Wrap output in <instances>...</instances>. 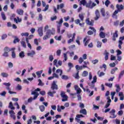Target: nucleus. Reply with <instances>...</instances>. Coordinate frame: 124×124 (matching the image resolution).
Segmentation results:
<instances>
[{"instance_id":"nucleus-37","label":"nucleus","mask_w":124,"mask_h":124,"mask_svg":"<svg viewBox=\"0 0 124 124\" xmlns=\"http://www.w3.org/2000/svg\"><path fill=\"white\" fill-rule=\"evenodd\" d=\"M56 73H60V76H62V70L58 69L56 70Z\"/></svg>"},{"instance_id":"nucleus-62","label":"nucleus","mask_w":124,"mask_h":124,"mask_svg":"<svg viewBox=\"0 0 124 124\" xmlns=\"http://www.w3.org/2000/svg\"><path fill=\"white\" fill-rule=\"evenodd\" d=\"M49 60L50 62H53V60H54V56L53 55H51L49 56Z\"/></svg>"},{"instance_id":"nucleus-60","label":"nucleus","mask_w":124,"mask_h":124,"mask_svg":"<svg viewBox=\"0 0 124 124\" xmlns=\"http://www.w3.org/2000/svg\"><path fill=\"white\" fill-rule=\"evenodd\" d=\"M124 74V71H121V72L120 73L119 76V79H121V78H122V76H123Z\"/></svg>"},{"instance_id":"nucleus-28","label":"nucleus","mask_w":124,"mask_h":124,"mask_svg":"<svg viewBox=\"0 0 124 124\" xmlns=\"http://www.w3.org/2000/svg\"><path fill=\"white\" fill-rule=\"evenodd\" d=\"M64 7V4L63 3H61L60 5H57V10H59L60 8L61 9H62Z\"/></svg>"},{"instance_id":"nucleus-18","label":"nucleus","mask_w":124,"mask_h":124,"mask_svg":"<svg viewBox=\"0 0 124 124\" xmlns=\"http://www.w3.org/2000/svg\"><path fill=\"white\" fill-rule=\"evenodd\" d=\"M118 31H116L113 34L112 36V40L113 41H116V37H118Z\"/></svg>"},{"instance_id":"nucleus-5","label":"nucleus","mask_w":124,"mask_h":124,"mask_svg":"<svg viewBox=\"0 0 124 124\" xmlns=\"http://www.w3.org/2000/svg\"><path fill=\"white\" fill-rule=\"evenodd\" d=\"M60 95L61 97H62L63 99H62V101L64 102L65 101H67V99L68 98V96L65 94V93L63 91H61Z\"/></svg>"},{"instance_id":"nucleus-22","label":"nucleus","mask_w":124,"mask_h":124,"mask_svg":"<svg viewBox=\"0 0 124 124\" xmlns=\"http://www.w3.org/2000/svg\"><path fill=\"white\" fill-rule=\"evenodd\" d=\"M57 24V26L62 27V23H63V19L62 18L59 21H56Z\"/></svg>"},{"instance_id":"nucleus-64","label":"nucleus","mask_w":124,"mask_h":124,"mask_svg":"<svg viewBox=\"0 0 124 124\" xmlns=\"http://www.w3.org/2000/svg\"><path fill=\"white\" fill-rule=\"evenodd\" d=\"M109 66L110 67H115L116 66V63L115 62L111 63L109 64Z\"/></svg>"},{"instance_id":"nucleus-46","label":"nucleus","mask_w":124,"mask_h":124,"mask_svg":"<svg viewBox=\"0 0 124 124\" xmlns=\"http://www.w3.org/2000/svg\"><path fill=\"white\" fill-rule=\"evenodd\" d=\"M64 60L63 61V62H66L67 61V54L66 53L63 54Z\"/></svg>"},{"instance_id":"nucleus-54","label":"nucleus","mask_w":124,"mask_h":124,"mask_svg":"<svg viewBox=\"0 0 124 124\" xmlns=\"http://www.w3.org/2000/svg\"><path fill=\"white\" fill-rule=\"evenodd\" d=\"M105 85L107 86V87H108V88H112L113 86V84L106 83Z\"/></svg>"},{"instance_id":"nucleus-39","label":"nucleus","mask_w":124,"mask_h":124,"mask_svg":"<svg viewBox=\"0 0 124 124\" xmlns=\"http://www.w3.org/2000/svg\"><path fill=\"white\" fill-rule=\"evenodd\" d=\"M21 45L23 48H27V45H26V43L24 41H21L20 42Z\"/></svg>"},{"instance_id":"nucleus-9","label":"nucleus","mask_w":124,"mask_h":124,"mask_svg":"<svg viewBox=\"0 0 124 124\" xmlns=\"http://www.w3.org/2000/svg\"><path fill=\"white\" fill-rule=\"evenodd\" d=\"M85 23L86 24H87V25H88L89 26H93V23H94V21L93 20L90 21V18L88 17L85 20Z\"/></svg>"},{"instance_id":"nucleus-55","label":"nucleus","mask_w":124,"mask_h":124,"mask_svg":"<svg viewBox=\"0 0 124 124\" xmlns=\"http://www.w3.org/2000/svg\"><path fill=\"white\" fill-rule=\"evenodd\" d=\"M43 72V70H41V71H37L36 72V74L37 75V76H40V75L42 74Z\"/></svg>"},{"instance_id":"nucleus-19","label":"nucleus","mask_w":124,"mask_h":124,"mask_svg":"<svg viewBox=\"0 0 124 124\" xmlns=\"http://www.w3.org/2000/svg\"><path fill=\"white\" fill-rule=\"evenodd\" d=\"M34 55H35V51L34 50H32L31 52L27 53V56L28 57H31V58H32Z\"/></svg>"},{"instance_id":"nucleus-32","label":"nucleus","mask_w":124,"mask_h":124,"mask_svg":"<svg viewBox=\"0 0 124 124\" xmlns=\"http://www.w3.org/2000/svg\"><path fill=\"white\" fill-rule=\"evenodd\" d=\"M73 76L75 79H79V78H80L79 77V71H78L76 74H74Z\"/></svg>"},{"instance_id":"nucleus-10","label":"nucleus","mask_w":124,"mask_h":124,"mask_svg":"<svg viewBox=\"0 0 124 124\" xmlns=\"http://www.w3.org/2000/svg\"><path fill=\"white\" fill-rule=\"evenodd\" d=\"M84 60H87V54H84L82 55V57H80L78 59V62L81 64L83 62H84Z\"/></svg>"},{"instance_id":"nucleus-24","label":"nucleus","mask_w":124,"mask_h":124,"mask_svg":"<svg viewBox=\"0 0 124 124\" xmlns=\"http://www.w3.org/2000/svg\"><path fill=\"white\" fill-rule=\"evenodd\" d=\"M90 40H91L90 39H87V37H85L83 39V42H86L84 44V46H87L88 45V44H89V43L90 42Z\"/></svg>"},{"instance_id":"nucleus-44","label":"nucleus","mask_w":124,"mask_h":124,"mask_svg":"<svg viewBox=\"0 0 124 124\" xmlns=\"http://www.w3.org/2000/svg\"><path fill=\"white\" fill-rule=\"evenodd\" d=\"M80 3L83 6H86V4H87V1H86V0H82L80 1Z\"/></svg>"},{"instance_id":"nucleus-57","label":"nucleus","mask_w":124,"mask_h":124,"mask_svg":"<svg viewBox=\"0 0 124 124\" xmlns=\"http://www.w3.org/2000/svg\"><path fill=\"white\" fill-rule=\"evenodd\" d=\"M109 3H110V2L109 0H107L105 2V4L107 7H108V5H109Z\"/></svg>"},{"instance_id":"nucleus-43","label":"nucleus","mask_w":124,"mask_h":124,"mask_svg":"<svg viewBox=\"0 0 124 124\" xmlns=\"http://www.w3.org/2000/svg\"><path fill=\"white\" fill-rule=\"evenodd\" d=\"M100 71H99L98 72H97V74L99 76V77H102V76H104V75H105V73H104V72H100L99 73Z\"/></svg>"},{"instance_id":"nucleus-50","label":"nucleus","mask_w":124,"mask_h":124,"mask_svg":"<svg viewBox=\"0 0 124 124\" xmlns=\"http://www.w3.org/2000/svg\"><path fill=\"white\" fill-rule=\"evenodd\" d=\"M1 16L3 20H6V16H5V15L4 14V13H1Z\"/></svg>"},{"instance_id":"nucleus-48","label":"nucleus","mask_w":124,"mask_h":124,"mask_svg":"<svg viewBox=\"0 0 124 124\" xmlns=\"http://www.w3.org/2000/svg\"><path fill=\"white\" fill-rule=\"evenodd\" d=\"M38 82H39V83L38 84V86H44V83L42 82V81L41 80V79H38Z\"/></svg>"},{"instance_id":"nucleus-4","label":"nucleus","mask_w":124,"mask_h":124,"mask_svg":"<svg viewBox=\"0 0 124 124\" xmlns=\"http://www.w3.org/2000/svg\"><path fill=\"white\" fill-rule=\"evenodd\" d=\"M100 12L103 17H106V19L109 18V12H106L105 14V9L102 8L100 9Z\"/></svg>"},{"instance_id":"nucleus-2","label":"nucleus","mask_w":124,"mask_h":124,"mask_svg":"<svg viewBox=\"0 0 124 124\" xmlns=\"http://www.w3.org/2000/svg\"><path fill=\"white\" fill-rule=\"evenodd\" d=\"M14 50H15V48H10L8 47V46H6L3 49V53L2 56L4 57V58H8V57H9V54H8L9 52L11 51H14Z\"/></svg>"},{"instance_id":"nucleus-56","label":"nucleus","mask_w":124,"mask_h":124,"mask_svg":"<svg viewBox=\"0 0 124 124\" xmlns=\"http://www.w3.org/2000/svg\"><path fill=\"white\" fill-rule=\"evenodd\" d=\"M3 85H4V86H6V87H10V86H11V84L10 83V82H4L3 83Z\"/></svg>"},{"instance_id":"nucleus-40","label":"nucleus","mask_w":124,"mask_h":124,"mask_svg":"<svg viewBox=\"0 0 124 124\" xmlns=\"http://www.w3.org/2000/svg\"><path fill=\"white\" fill-rule=\"evenodd\" d=\"M97 80V78L96 76H95L93 77V80L92 81V84H94V83H96V81Z\"/></svg>"},{"instance_id":"nucleus-27","label":"nucleus","mask_w":124,"mask_h":124,"mask_svg":"<svg viewBox=\"0 0 124 124\" xmlns=\"http://www.w3.org/2000/svg\"><path fill=\"white\" fill-rule=\"evenodd\" d=\"M61 79H62V80H68L69 78L68 77V76L63 75L61 77Z\"/></svg>"},{"instance_id":"nucleus-20","label":"nucleus","mask_w":124,"mask_h":124,"mask_svg":"<svg viewBox=\"0 0 124 124\" xmlns=\"http://www.w3.org/2000/svg\"><path fill=\"white\" fill-rule=\"evenodd\" d=\"M104 55H105V61H107L108 59L109 52H107V50H105L104 53Z\"/></svg>"},{"instance_id":"nucleus-35","label":"nucleus","mask_w":124,"mask_h":124,"mask_svg":"<svg viewBox=\"0 0 124 124\" xmlns=\"http://www.w3.org/2000/svg\"><path fill=\"white\" fill-rule=\"evenodd\" d=\"M1 76H2V77L7 78V77L9 76V75L6 73L3 72L1 73Z\"/></svg>"},{"instance_id":"nucleus-11","label":"nucleus","mask_w":124,"mask_h":124,"mask_svg":"<svg viewBox=\"0 0 124 124\" xmlns=\"http://www.w3.org/2000/svg\"><path fill=\"white\" fill-rule=\"evenodd\" d=\"M107 99L108 100L107 103L104 107L105 109H107L109 106H110V104L111 103V99L109 96L107 97Z\"/></svg>"},{"instance_id":"nucleus-8","label":"nucleus","mask_w":124,"mask_h":124,"mask_svg":"<svg viewBox=\"0 0 124 124\" xmlns=\"http://www.w3.org/2000/svg\"><path fill=\"white\" fill-rule=\"evenodd\" d=\"M51 90H58L59 88L58 87V85H57V81H53L51 86Z\"/></svg>"},{"instance_id":"nucleus-17","label":"nucleus","mask_w":124,"mask_h":124,"mask_svg":"<svg viewBox=\"0 0 124 124\" xmlns=\"http://www.w3.org/2000/svg\"><path fill=\"white\" fill-rule=\"evenodd\" d=\"M116 8L118 11L121 12V11L124 10V5H123L122 4L119 5L117 4L116 5Z\"/></svg>"},{"instance_id":"nucleus-26","label":"nucleus","mask_w":124,"mask_h":124,"mask_svg":"<svg viewBox=\"0 0 124 124\" xmlns=\"http://www.w3.org/2000/svg\"><path fill=\"white\" fill-rule=\"evenodd\" d=\"M119 96H120V100H124V93L123 92H120L118 94Z\"/></svg>"},{"instance_id":"nucleus-31","label":"nucleus","mask_w":124,"mask_h":124,"mask_svg":"<svg viewBox=\"0 0 124 124\" xmlns=\"http://www.w3.org/2000/svg\"><path fill=\"white\" fill-rule=\"evenodd\" d=\"M99 36L101 38H105L106 36L105 35V33L101 31L99 33Z\"/></svg>"},{"instance_id":"nucleus-47","label":"nucleus","mask_w":124,"mask_h":124,"mask_svg":"<svg viewBox=\"0 0 124 124\" xmlns=\"http://www.w3.org/2000/svg\"><path fill=\"white\" fill-rule=\"evenodd\" d=\"M102 45V43L101 42H97V48H101Z\"/></svg>"},{"instance_id":"nucleus-25","label":"nucleus","mask_w":124,"mask_h":124,"mask_svg":"<svg viewBox=\"0 0 124 124\" xmlns=\"http://www.w3.org/2000/svg\"><path fill=\"white\" fill-rule=\"evenodd\" d=\"M80 114H83V115H87V110L85 108H82L79 110Z\"/></svg>"},{"instance_id":"nucleus-3","label":"nucleus","mask_w":124,"mask_h":124,"mask_svg":"<svg viewBox=\"0 0 124 124\" xmlns=\"http://www.w3.org/2000/svg\"><path fill=\"white\" fill-rule=\"evenodd\" d=\"M52 34H54V33L52 32V31H51V30H47L46 33V35L43 38V40H47V39H49V38L51 37Z\"/></svg>"},{"instance_id":"nucleus-45","label":"nucleus","mask_w":124,"mask_h":124,"mask_svg":"<svg viewBox=\"0 0 124 124\" xmlns=\"http://www.w3.org/2000/svg\"><path fill=\"white\" fill-rule=\"evenodd\" d=\"M61 54H62V50L61 49L57 50L56 51L57 56H58V57H60V56H61Z\"/></svg>"},{"instance_id":"nucleus-49","label":"nucleus","mask_w":124,"mask_h":124,"mask_svg":"<svg viewBox=\"0 0 124 124\" xmlns=\"http://www.w3.org/2000/svg\"><path fill=\"white\" fill-rule=\"evenodd\" d=\"M55 39H56V40H58L59 41H60V40H62V35H60V36L58 37V36H55L54 37Z\"/></svg>"},{"instance_id":"nucleus-6","label":"nucleus","mask_w":124,"mask_h":124,"mask_svg":"<svg viewBox=\"0 0 124 124\" xmlns=\"http://www.w3.org/2000/svg\"><path fill=\"white\" fill-rule=\"evenodd\" d=\"M109 114H110V116H109L110 119H115V118H117V115H115L116 110L114 109H111V110L109 111Z\"/></svg>"},{"instance_id":"nucleus-23","label":"nucleus","mask_w":124,"mask_h":124,"mask_svg":"<svg viewBox=\"0 0 124 124\" xmlns=\"http://www.w3.org/2000/svg\"><path fill=\"white\" fill-rule=\"evenodd\" d=\"M93 3V1H92L91 0H90L88 2V3H87L85 5L86 7H88V8H91L92 7V4Z\"/></svg>"},{"instance_id":"nucleus-29","label":"nucleus","mask_w":124,"mask_h":124,"mask_svg":"<svg viewBox=\"0 0 124 124\" xmlns=\"http://www.w3.org/2000/svg\"><path fill=\"white\" fill-rule=\"evenodd\" d=\"M83 63L84 64L82 65V66L83 67V68H88V66H87V65L90 64L89 62L83 61Z\"/></svg>"},{"instance_id":"nucleus-36","label":"nucleus","mask_w":124,"mask_h":124,"mask_svg":"<svg viewBox=\"0 0 124 124\" xmlns=\"http://www.w3.org/2000/svg\"><path fill=\"white\" fill-rule=\"evenodd\" d=\"M39 109L41 112H44L45 111V107L43 105L40 106Z\"/></svg>"},{"instance_id":"nucleus-51","label":"nucleus","mask_w":124,"mask_h":124,"mask_svg":"<svg viewBox=\"0 0 124 124\" xmlns=\"http://www.w3.org/2000/svg\"><path fill=\"white\" fill-rule=\"evenodd\" d=\"M123 45V41H122L121 40H119V45H118V47L119 48V49H122V45Z\"/></svg>"},{"instance_id":"nucleus-59","label":"nucleus","mask_w":124,"mask_h":124,"mask_svg":"<svg viewBox=\"0 0 124 124\" xmlns=\"http://www.w3.org/2000/svg\"><path fill=\"white\" fill-rule=\"evenodd\" d=\"M68 66H69V69L70 70V69H71V68H72V67H73V64H72V63H71V62H69L68 63Z\"/></svg>"},{"instance_id":"nucleus-16","label":"nucleus","mask_w":124,"mask_h":124,"mask_svg":"<svg viewBox=\"0 0 124 124\" xmlns=\"http://www.w3.org/2000/svg\"><path fill=\"white\" fill-rule=\"evenodd\" d=\"M16 13L18 15H20V16H23L24 15V10L22 9H17L16 10Z\"/></svg>"},{"instance_id":"nucleus-33","label":"nucleus","mask_w":124,"mask_h":124,"mask_svg":"<svg viewBox=\"0 0 124 124\" xmlns=\"http://www.w3.org/2000/svg\"><path fill=\"white\" fill-rule=\"evenodd\" d=\"M19 58L21 59H23V58H25V52L24 51H21L19 54Z\"/></svg>"},{"instance_id":"nucleus-1","label":"nucleus","mask_w":124,"mask_h":124,"mask_svg":"<svg viewBox=\"0 0 124 124\" xmlns=\"http://www.w3.org/2000/svg\"><path fill=\"white\" fill-rule=\"evenodd\" d=\"M37 92H40V89L39 88H37L34 91L31 92V94L32 95H34V97L33 98L31 97L29 98L28 100V102L31 103V101H32L33 100H35V99H36V98L38 97V95H39V94L38 93H37Z\"/></svg>"},{"instance_id":"nucleus-12","label":"nucleus","mask_w":124,"mask_h":124,"mask_svg":"<svg viewBox=\"0 0 124 124\" xmlns=\"http://www.w3.org/2000/svg\"><path fill=\"white\" fill-rule=\"evenodd\" d=\"M89 29L90 30H91V31H88L87 33L89 35H92V34H93V32H96V30L95 29H94V28L90 27Z\"/></svg>"},{"instance_id":"nucleus-41","label":"nucleus","mask_w":124,"mask_h":124,"mask_svg":"<svg viewBox=\"0 0 124 124\" xmlns=\"http://www.w3.org/2000/svg\"><path fill=\"white\" fill-rule=\"evenodd\" d=\"M14 21H15L16 24H18V23H21V22H22V19H21V18H19V19H17V18H15L14 19Z\"/></svg>"},{"instance_id":"nucleus-15","label":"nucleus","mask_w":124,"mask_h":124,"mask_svg":"<svg viewBox=\"0 0 124 124\" xmlns=\"http://www.w3.org/2000/svg\"><path fill=\"white\" fill-rule=\"evenodd\" d=\"M9 113L10 115L11 118H13V119H14V120L16 119V116H15V112H14V111L11 110L9 111Z\"/></svg>"},{"instance_id":"nucleus-63","label":"nucleus","mask_w":124,"mask_h":124,"mask_svg":"<svg viewBox=\"0 0 124 124\" xmlns=\"http://www.w3.org/2000/svg\"><path fill=\"white\" fill-rule=\"evenodd\" d=\"M43 18V16H42V15L40 14L39 15V18H38V20L39 21H42V19Z\"/></svg>"},{"instance_id":"nucleus-52","label":"nucleus","mask_w":124,"mask_h":124,"mask_svg":"<svg viewBox=\"0 0 124 124\" xmlns=\"http://www.w3.org/2000/svg\"><path fill=\"white\" fill-rule=\"evenodd\" d=\"M7 38V34H3L1 36L2 40H4V39H5V38Z\"/></svg>"},{"instance_id":"nucleus-30","label":"nucleus","mask_w":124,"mask_h":124,"mask_svg":"<svg viewBox=\"0 0 124 124\" xmlns=\"http://www.w3.org/2000/svg\"><path fill=\"white\" fill-rule=\"evenodd\" d=\"M83 68H84L83 66H79V65H77L76 66V69L77 70V71H79V70H80V69L81 70H82V69H83Z\"/></svg>"},{"instance_id":"nucleus-38","label":"nucleus","mask_w":124,"mask_h":124,"mask_svg":"<svg viewBox=\"0 0 124 124\" xmlns=\"http://www.w3.org/2000/svg\"><path fill=\"white\" fill-rule=\"evenodd\" d=\"M88 74H89V73L88 72V71H84L82 73V76L83 77H86L88 76Z\"/></svg>"},{"instance_id":"nucleus-14","label":"nucleus","mask_w":124,"mask_h":124,"mask_svg":"<svg viewBox=\"0 0 124 124\" xmlns=\"http://www.w3.org/2000/svg\"><path fill=\"white\" fill-rule=\"evenodd\" d=\"M38 33L39 36H43V27H39L38 29Z\"/></svg>"},{"instance_id":"nucleus-42","label":"nucleus","mask_w":124,"mask_h":124,"mask_svg":"<svg viewBox=\"0 0 124 124\" xmlns=\"http://www.w3.org/2000/svg\"><path fill=\"white\" fill-rule=\"evenodd\" d=\"M117 70H118V68L117 67L112 69L111 71H110L111 74H114V73H115Z\"/></svg>"},{"instance_id":"nucleus-34","label":"nucleus","mask_w":124,"mask_h":124,"mask_svg":"<svg viewBox=\"0 0 124 124\" xmlns=\"http://www.w3.org/2000/svg\"><path fill=\"white\" fill-rule=\"evenodd\" d=\"M78 17L81 22H83V21H84V15L83 14H79L78 15Z\"/></svg>"},{"instance_id":"nucleus-53","label":"nucleus","mask_w":124,"mask_h":124,"mask_svg":"<svg viewBox=\"0 0 124 124\" xmlns=\"http://www.w3.org/2000/svg\"><path fill=\"white\" fill-rule=\"evenodd\" d=\"M29 33L28 32H25V33H21V36H26L28 37L29 36Z\"/></svg>"},{"instance_id":"nucleus-13","label":"nucleus","mask_w":124,"mask_h":124,"mask_svg":"<svg viewBox=\"0 0 124 124\" xmlns=\"http://www.w3.org/2000/svg\"><path fill=\"white\" fill-rule=\"evenodd\" d=\"M95 17H94V20L95 21H97L98 19H99V17H100V15L99 14V11L98 10H96L95 12Z\"/></svg>"},{"instance_id":"nucleus-7","label":"nucleus","mask_w":124,"mask_h":124,"mask_svg":"<svg viewBox=\"0 0 124 124\" xmlns=\"http://www.w3.org/2000/svg\"><path fill=\"white\" fill-rule=\"evenodd\" d=\"M81 20H80L79 19H77L75 20V24H76V25H79V26H80V27H81V28H84L85 23H81Z\"/></svg>"},{"instance_id":"nucleus-21","label":"nucleus","mask_w":124,"mask_h":124,"mask_svg":"<svg viewBox=\"0 0 124 124\" xmlns=\"http://www.w3.org/2000/svg\"><path fill=\"white\" fill-rule=\"evenodd\" d=\"M65 109V107L63 106H60L59 105L57 106V111L58 112H61L62 110H64Z\"/></svg>"},{"instance_id":"nucleus-58","label":"nucleus","mask_w":124,"mask_h":124,"mask_svg":"<svg viewBox=\"0 0 124 124\" xmlns=\"http://www.w3.org/2000/svg\"><path fill=\"white\" fill-rule=\"evenodd\" d=\"M80 118H81L80 114H77L75 118L76 121H80V119H80Z\"/></svg>"},{"instance_id":"nucleus-61","label":"nucleus","mask_w":124,"mask_h":124,"mask_svg":"<svg viewBox=\"0 0 124 124\" xmlns=\"http://www.w3.org/2000/svg\"><path fill=\"white\" fill-rule=\"evenodd\" d=\"M79 107L80 108H81V109H84L85 108V105H84L82 103H79Z\"/></svg>"}]
</instances>
